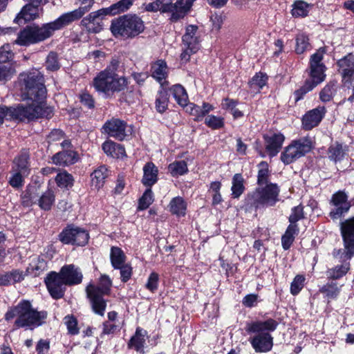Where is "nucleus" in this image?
Wrapping results in <instances>:
<instances>
[{
    "label": "nucleus",
    "mask_w": 354,
    "mask_h": 354,
    "mask_svg": "<svg viewBox=\"0 0 354 354\" xmlns=\"http://www.w3.org/2000/svg\"><path fill=\"white\" fill-rule=\"evenodd\" d=\"M19 80L21 84V96L24 100H30L32 103L28 106H24L26 109H31L37 111L39 118H50L53 115V109L47 106L44 100L47 91L44 85V75L37 70H32L19 75Z\"/></svg>",
    "instance_id": "obj_1"
},
{
    "label": "nucleus",
    "mask_w": 354,
    "mask_h": 354,
    "mask_svg": "<svg viewBox=\"0 0 354 354\" xmlns=\"http://www.w3.org/2000/svg\"><path fill=\"white\" fill-rule=\"evenodd\" d=\"M120 64L118 58H112L106 68L98 73L93 80L92 85L95 91L106 97L123 91L128 87V79L117 73Z\"/></svg>",
    "instance_id": "obj_2"
},
{
    "label": "nucleus",
    "mask_w": 354,
    "mask_h": 354,
    "mask_svg": "<svg viewBox=\"0 0 354 354\" xmlns=\"http://www.w3.org/2000/svg\"><path fill=\"white\" fill-rule=\"evenodd\" d=\"M17 317L15 324L19 328L32 330L41 326L47 317L45 311H37L28 301L20 302L17 306L8 311L5 315L6 320Z\"/></svg>",
    "instance_id": "obj_3"
},
{
    "label": "nucleus",
    "mask_w": 354,
    "mask_h": 354,
    "mask_svg": "<svg viewBox=\"0 0 354 354\" xmlns=\"http://www.w3.org/2000/svg\"><path fill=\"white\" fill-rule=\"evenodd\" d=\"M64 26L59 19L54 21L45 24L41 27L28 26L18 33L15 44L19 46H29L49 38L55 30L62 28Z\"/></svg>",
    "instance_id": "obj_4"
},
{
    "label": "nucleus",
    "mask_w": 354,
    "mask_h": 354,
    "mask_svg": "<svg viewBox=\"0 0 354 354\" xmlns=\"http://www.w3.org/2000/svg\"><path fill=\"white\" fill-rule=\"evenodd\" d=\"M324 54V50L319 48L315 53L311 55L310 59V80H307L301 88L295 92L294 95L296 102L302 99L304 95L324 80L326 66L322 62Z\"/></svg>",
    "instance_id": "obj_5"
},
{
    "label": "nucleus",
    "mask_w": 354,
    "mask_h": 354,
    "mask_svg": "<svg viewBox=\"0 0 354 354\" xmlns=\"http://www.w3.org/2000/svg\"><path fill=\"white\" fill-rule=\"evenodd\" d=\"M142 20L136 15H124L111 23V30L115 37L132 38L143 32Z\"/></svg>",
    "instance_id": "obj_6"
},
{
    "label": "nucleus",
    "mask_w": 354,
    "mask_h": 354,
    "mask_svg": "<svg viewBox=\"0 0 354 354\" xmlns=\"http://www.w3.org/2000/svg\"><path fill=\"white\" fill-rule=\"evenodd\" d=\"M112 282L106 275H102L98 286L90 285L86 288L88 297L92 309L95 314L103 316L106 307V301L103 296L108 294Z\"/></svg>",
    "instance_id": "obj_7"
},
{
    "label": "nucleus",
    "mask_w": 354,
    "mask_h": 354,
    "mask_svg": "<svg viewBox=\"0 0 354 354\" xmlns=\"http://www.w3.org/2000/svg\"><path fill=\"white\" fill-rule=\"evenodd\" d=\"M312 141L308 138H302L292 141L281 154V160L289 165L310 151Z\"/></svg>",
    "instance_id": "obj_8"
},
{
    "label": "nucleus",
    "mask_w": 354,
    "mask_h": 354,
    "mask_svg": "<svg viewBox=\"0 0 354 354\" xmlns=\"http://www.w3.org/2000/svg\"><path fill=\"white\" fill-rule=\"evenodd\" d=\"M340 230L344 248L338 250V254L346 261L354 256V217L342 222Z\"/></svg>",
    "instance_id": "obj_9"
},
{
    "label": "nucleus",
    "mask_w": 354,
    "mask_h": 354,
    "mask_svg": "<svg viewBox=\"0 0 354 354\" xmlns=\"http://www.w3.org/2000/svg\"><path fill=\"white\" fill-rule=\"evenodd\" d=\"M200 34L198 26L189 25L187 26L185 33L183 36V53L180 55L181 59L187 62L190 55L196 53L200 48Z\"/></svg>",
    "instance_id": "obj_10"
},
{
    "label": "nucleus",
    "mask_w": 354,
    "mask_h": 354,
    "mask_svg": "<svg viewBox=\"0 0 354 354\" xmlns=\"http://www.w3.org/2000/svg\"><path fill=\"white\" fill-rule=\"evenodd\" d=\"M279 188L277 184L269 183L263 187H259L252 194L254 204L273 206L279 201Z\"/></svg>",
    "instance_id": "obj_11"
},
{
    "label": "nucleus",
    "mask_w": 354,
    "mask_h": 354,
    "mask_svg": "<svg viewBox=\"0 0 354 354\" xmlns=\"http://www.w3.org/2000/svg\"><path fill=\"white\" fill-rule=\"evenodd\" d=\"M45 113H38L37 111L31 109H26L24 105H18L17 107L0 106V125L3 122L4 119L6 120H32L35 117Z\"/></svg>",
    "instance_id": "obj_12"
},
{
    "label": "nucleus",
    "mask_w": 354,
    "mask_h": 354,
    "mask_svg": "<svg viewBox=\"0 0 354 354\" xmlns=\"http://www.w3.org/2000/svg\"><path fill=\"white\" fill-rule=\"evenodd\" d=\"M59 240L64 244H72L78 246L84 245L88 243L89 235L84 229L68 226L59 234Z\"/></svg>",
    "instance_id": "obj_13"
},
{
    "label": "nucleus",
    "mask_w": 354,
    "mask_h": 354,
    "mask_svg": "<svg viewBox=\"0 0 354 354\" xmlns=\"http://www.w3.org/2000/svg\"><path fill=\"white\" fill-rule=\"evenodd\" d=\"M330 203L335 207L330 212L333 219H337L347 213L351 206V201H348L347 194L343 191H338L331 198Z\"/></svg>",
    "instance_id": "obj_14"
},
{
    "label": "nucleus",
    "mask_w": 354,
    "mask_h": 354,
    "mask_svg": "<svg viewBox=\"0 0 354 354\" xmlns=\"http://www.w3.org/2000/svg\"><path fill=\"white\" fill-rule=\"evenodd\" d=\"M45 283L51 297L55 299L63 297L66 290L65 281L62 276L57 272H52L45 279Z\"/></svg>",
    "instance_id": "obj_15"
},
{
    "label": "nucleus",
    "mask_w": 354,
    "mask_h": 354,
    "mask_svg": "<svg viewBox=\"0 0 354 354\" xmlns=\"http://www.w3.org/2000/svg\"><path fill=\"white\" fill-rule=\"evenodd\" d=\"M108 15L106 8H102L97 11L91 12L88 16L83 18L81 24L89 32L97 33L102 29V19Z\"/></svg>",
    "instance_id": "obj_16"
},
{
    "label": "nucleus",
    "mask_w": 354,
    "mask_h": 354,
    "mask_svg": "<svg viewBox=\"0 0 354 354\" xmlns=\"http://www.w3.org/2000/svg\"><path fill=\"white\" fill-rule=\"evenodd\" d=\"M80 6L79 8L61 15L58 19L64 26L70 23L80 19L85 13L88 12L94 4V0H79Z\"/></svg>",
    "instance_id": "obj_17"
},
{
    "label": "nucleus",
    "mask_w": 354,
    "mask_h": 354,
    "mask_svg": "<svg viewBox=\"0 0 354 354\" xmlns=\"http://www.w3.org/2000/svg\"><path fill=\"white\" fill-rule=\"evenodd\" d=\"M103 132L118 140H123L127 136L126 123L118 118L107 120L102 127Z\"/></svg>",
    "instance_id": "obj_18"
},
{
    "label": "nucleus",
    "mask_w": 354,
    "mask_h": 354,
    "mask_svg": "<svg viewBox=\"0 0 354 354\" xmlns=\"http://www.w3.org/2000/svg\"><path fill=\"white\" fill-rule=\"evenodd\" d=\"M338 72L346 82L354 79V55L349 53L337 62Z\"/></svg>",
    "instance_id": "obj_19"
},
{
    "label": "nucleus",
    "mask_w": 354,
    "mask_h": 354,
    "mask_svg": "<svg viewBox=\"0 0 354 354\" xmlns=\"http://www.w3.org/2000/svg\"><path fill=\"white\" fill-rule=\"evenodd\" d=\"M250 342L257 353L268 352L273 346V339L268 333L255 335L250 338Z\"/></svg>",
    "instance_id": "obj_20"
},
{
    "label": "nucleus",
    "mask_w": 354,
    "mask_h": 354,
    "mask_svg": "<svg viewBox=\"0 0 354 354\" xmlns=\"http://www.w3.org/2000/svg\"><path fill=\"white\" fill-rule=\"evenodd\" d=\"M326 113L324 106H318L306 113L302 119V126L306 130H310L317 126Z\"/></svg>",
    "instance_id": "obj_21"
},
{
    "label": "nucleus",
    "mask_w": 354,
    "mask_h": 354,
    "mask_svg": "<svg viewBox=\"0 0 354 354\" xmlns=\"http://www.w3.org/2000/svg\"><path fill=\"white\" fill-rule=\"evenodd\" d=\"M59 274L68 286L78 284L82 280V272L80 269L73 264L63 266Z\"/></svg>",
    "instance_id": "obj_22"
},
{
    "label": "nucleus",
    "mask_w": 354,
    "mask_h": 354,
    "mask_svg": "<svg viewBox=\"0 0 354 354\" xmlns=\"http://www.w3.org/2000/svg\"><path fill=\"white\" fill-rule=\"evenodd\" d=\"M42 8L38 5L29 3L23 7L15 21L18 24L30 21L39 17L42 14Z\"/></svg>",
    "instance_id": "obj_23"
},
{
    "label": "nucleus",
    "mask_w": 354,
    "mask_h": 354,
    "mask_svg": "<svg viewBox=\"0 0 354 354\" xmlns=\"http://www.w3.org/2000/svg\"><path fill=\"white\" fill-rule=\"evenodd\" d=\"M266 149L270 156H276L281 149L285 137L281 133H272L264 136Z\"/></svg>",
    "instance_id": "obj_24"
},
{
    "label": "nucleus",
    "mask_w": 354,
    "mask_h": 354,
    "mask_svg": "<svg viewBox=\"0 0 354 354\" xmlns=\"http://www.w3.org/2000/svg\"><path fill=\"white\" fill-rule=\"evenodd\" d=\"M278 323L272 319H268L265 321H255L248 324V331L254 333H264L274 331Z\"/></svg>",
    "instance_id": "obj_25"
},
{
    "label": "nucleus",
    "mask_w": 354,
    "mask_h": 354,
    "mask_svg": "<svg viewBox=\"0 0 354 354\" xmlns=\"http://www.w3.org/2000/svg\"><path fill=\"white\" fill-rule=\"evenodd\" d=\"M158 169L153 162H147L143 167L142 182L144 185L151 187L158 180Z\"/></svg>",
    "instance_id": "obj_26"
},
{
    "label": "nucleus",
    "mask_w": 354,
    "mask_h": 354,
    "mask_svg": "<svg viewBox=\"0 0 354 354\" xmlns=\"http://www.w3.org/2000/svg\"><path fill=\"white\" fill-rule=\"evenodd\" d=\"M53 162L59 166H68L77 162V154L74 151L68 150L57 153L53 156Z\"/></svg>",
    "instance_id": "obj_27"
},
{
    "label": "nucleus",
    "mask_w": 354,
    "mask_h": 354,
    "mask_svg": "<svg viewBox=\"0 0 354 354\" xmlns=\"http://www.w3.org/2000/svg\"><path fill=\"white\" fill-rule=\"evenodd\" d=\"M147 331L140 327L136 328L135 335L131 338L128 346L130 348L135 349L137 352L144 353V346L146 342Z\"/></svg>",
    "instance_id": "obj_28"
},
{
    "label": "nucleus",
    "mask_w": 354,
    "mask_h": 354,
    "mask_svg": "<svg viewBox=\"0 0 354 354\" xmlns=\"http://www.w3.org/2000/svg\"><path fill=\"white\" fill-rule=\"evenodd\" d=\"M28 159V153L27 151H22L13 160L12 170L16 172H21L25 175H28L30 171Z\"/></svg>",
    "instance_id": "obj_29"
},
{
    "label": "nucleus",
    "mask_w": 354,
    "mask_h": 354,
    "mask_svg": "<svg viewBox=\"0 0 354 354\" xmlns=\"http://www.w3.org/2000/svg\"><path fill=\"white\" fill-rule=\"evenodd\" d=\"M102 149L106 155L115 158H122L126 156L124 147L111 140L104 142Z\"/></svg>",
    "instance_id": "obj_30"
},
{
    "label": "nucleus",
    "mask_w": 354,
    "mask_h": 354,
    "mask_svg": "<svg viewBox=\"0 0 354 354\" xmlns=\"http://www.w3.org/2000/svg\"><path fill=\"white\" fill-rule=\"evenodd\" d=\"M184 107L187 112L195 117L196 120H201L212 109V106L207 103H204L202 107L192 103H187Z\"/></svg>",
    "instance_id": "obj_31"
},
{
    "label": "nucleus",
    "mask_w": 354,
    "mask_h": 354,
    "mask_svg": "<svg viewBox=\"0 0 354 354\" xmlns=\"http://www.w3.org/2000/svg\"><path fill=\"white\" fill-rule=\"evenodd\" d=\"M151 76L162 84L167 75V66L165 62L158 60L151 66Z\"/></svg>",
    "instance_id": "obj_32"
},
{
    "label": "nucleus",
    "mask_w": 354,
    "mask_h": 354,
    "mask_svg": "<svg viewBox=\"0 0 354 354\" xmlns=\"http://www.w3.org/2000/svg\"><path fill=\"white\" fill-rule=\"evenodd\" d=\"M108 175L109 171L105 166L99 167L91 175L92 186L97 189L101 188L103 186L104 180L106 178H107Z\"/></svg>",
    "instance_id": "obj_33"
},
{
    "label": "nucleus",
    "mask_w": 354,
    "mask_h": 354,
    "mask_svg": "<svg viewBox=\"0 0 354 354\" xmlns=\"http://www.w3.org/2000/svg\"><path fill=\"white\" fill-rule=\"evenodd\" d=\"M342 287V285H339L337 282L332 281L324 285L319 291L328 299H335L339 296Z\"/></svg>",
    "instance_id": "obj_34"
},
{
    "label": "nucleus",
    "mask_w": 354,
    "mask_h": 354,
    "mask_svg": "<svg viewBox=\"0 0 354 354\" xmlns=\"http://www.w3.org/2000/svg\"><path fill=\"white\" fill-rule=\"evenodd\" d=\"M298 232L299 228L297 224H290L288 226L284 234L281 237V245L285 250L290 248Z\"/></svg>",
    "instance_id": "obj_35"
},
{
    "label": "nucleus",
    "mask_w": 354,
    "mask_h": 354,
    "mask_svg": "<svg viewBox=\"0 0 354 354\" xmlns=\"http://www.w3.org/2000/svg\"><path fill=\"white\" fill-rule=\"evenodd\" d=\"M47 269L46 261L39 257H34L27 268V272L35 276L40 275L44 271Z\"/></svg>",
    "instance_id": "obj_36"
},
{
    "label": "nucleus",
    "mask_w": 354,
    "mask_h": 354,
    "mask_svg": "<svg viewBox=\"0 0 354 354\" xmlns=\"http://www.w3.org/2000/svg\"><path fill=\"white\" fill-rule=\"evenodd\" d=\"M349 270L350 263L344 262L341 265H337L332 268L328 269L326 274L328 279L337 280L346 275Z\"/></svg>",
    "instance_id": "obj_37"
},
{
    "label": "nucleus",
    "mask_w": 354,
    "mask_h": 354,
    "mask_svg": "<svg viewBox=\"0 0 354 354\" xmlns=\"http://www.w3.org/2000/svg\"><path fill=\"white\" fill-rule=\"evenodd\" d=\"M169 207L173 214L183 216L186 214L187 203L182 197L177 196L171 199Z\"/></svg>",
    "instance_id": "obj_38"
},
{
    "label": "nucleus",
    "mask_w": 354,
    "mask_h": 354,
    "mask_svg": "<svg viewBox=\"0 0 354 354\" xmlns=\"http://www.w3.org/2000/svg\"><path fill=\"white\" fill-rule=\"evenodd\" d=\"M110 259L112 266L115 269L125 264L126 255L121 248L113 246L111 248Z\"/></svg>",
    "instance_id": "obj_39"
},
{
    "label": "nucleus",
    "mask_w": 354,
    "mask_h": 354,
    "mask_svg": "<svg viewBox=\"0 0 354 354\" xmlns=\"http://www.w3.org/2000/svg\"><path fill=\"white\" fill-rule=\"evenodd\" d=\"M170 91L180 106L184 107L187 105L188 103V95L183 86L180 84H176L171 88Z\"/></svg>",
    "instance_id": "obj_40"
},
{
    "label": "nucleus",
    "mask_w": 354,
    "mask_h": 354,
    "mask_svg": "<svg viewBox=\"0 0 354 354\" xmlns=\"http://www.w3.org/2000/svg\"><path fill=\"white\" fill-rule=\"evenodd\" d=\"M292 7L291 13L293 17H304L308 15L311 5L304 1L297 0L294 2Z\"/></svg>",
    "instance_id": "obj_41"
},
{
    "label": "nucleus",
    "mask_w": 354,
    "mask_h": 354,
    "mask_svg": "<svg viewBox=\"0 0 354 354\" xmlns=\"http://www.w3.org/2000/svg\"><path fill=\"white\" fill-rule=\"evenodd\" d=\"M168 171L172 176H178L186 174L188 168L185 161L177 160L169 165Z\"/></svg>",
    "instance_id": "obj_42"
},
{
    "label": "nucleus",
    "mask_w": 354,
    "mask_h": 354,
    "mask_svg": "<svg viewBox=\"0 0 354 354\" xmlns=\"http://www.w3.org/2000/svg\"><path fill=\"white\" fill-rule=\"evenodd\" d=\"M55 181L58 187L61 188H68L73 185L74 178L73 176L67 171H62L57 174Z\"/></svg>",
    "instance_id": "obj_43"
},
{
    "label": "nucleus",
    "mask_w": 354,
    "mask_h": 354,
    "mask_svg": "<svg viewBox=\"0 0 354 354\" xmlns=\"http://www.w3.org/2000/svg\"><path fill=\"white\" fill-rule=\"evenodd\" d=\"M268 77L266 75L259 73H257L249 82V85L253 92H259L267 82Z\"/></svg>",
    "instance_id": "obj_44"
},
{
    "label": "nucleus",
    "mask_w": 354,
    "mask_h": 354,
    "mask_svg": "<svg viewBox=\"0 0 354 354\" xmlns=\"http://www.w3.org/2000/svg\"><path fill=\"white\" fill-rule=\"evenodd\" d=\"M169 95L167 91L162 88L156 99V109L159 113H164L168 106Z\"/></svg>",
    "instance_id": "obj_45"
},
{
    "label": "nucleus",
    "mask_w": 354,
    "mask_h": 354,
    "mask_svg": "<svg viewBox=\"0 0 354 354\" xmlns=\"http://www.w3.org/2000/svg\"><path fill=\"white\" fill-rule=\"evenodd\" d=\"M232 195L234 198H239L244 191L243 178L240 174H236L232 179Z\"/></svg>",
    "instance_id": "obj_46"
},
{
    "label": "nucleus",
    "mask_w": 354,
    "mask_h": 354,
    "mask_svg": "<svg viewBox=\"0 0 354 354\" xmlns=\"http://www.w3.org/2000/svg\"><path fill=\"white\" fill-rule=\"evenodd\" d=\"M133 4V0H121L119 2L113 4L109 8H106L108 10V15H117L120 12L127 11Z\"/></svg>",
    "instance_id": "obj_47"
},
{
    "label": "nucleus",
    "mask_w": 354,
    "mask_h": 354,
    "mask_svg": "<svg viewBox=\"0 0 354 354\" xmlns=\"http://www.w3.org/2000/svg\"><path fill=\"white\" fill-rule=\"evenodd\" d=\"M55 202V195L51 190H47L39 198L38 205L44 210H49Z\"/></svg>",
    "instance_id": "obj_48"
},
{
    "label": "nucleus",
    "mask_w": 354,
    "mask_h": 354,
    "mask_svg": "<svg viewBox=\"0 0 354 354\" xmlns=\"http://www.w3.org/2000/svg\"><path fill=\"white\" fill-rule=\"evenodd\" d=\"M223 109L232 115L234 119H238L243 116V111L236 107V102L232 100L225 99L223 102Z\"/></svg>",
    "instance_id": "obj_49"
},
{
    "label": "nucleus",
    "mask_w": 354,
    "mask_h": 354,
    "mask_svg": "<svg viewBox=\"0 0 354 354\" xmlns=\"http://www.w3.org/2000/svg\"><path fill=\"white\" fill-rule=\"evenodd\" d=\"M171 5V3L167 2L166 0H156L145 6V10L149 12H156L160 10L162 12H171V10H165L167 6Z\"/></svg>",
    "instance_id": "obj_50"
},
{
    "label": "nucleus",
    "mask_w": 354,
    "mask_h": 354,
    "mask_svg": "<svg viewBox=\"0 0 354 354\" xmlns=\"http://www.w3.org/2000/svg\"><path fill=\"white\" fill-rule=\"evenodd\" d=\"M15 73V69L10 64L0 62V81L10 80Z\"/></svg>",
    "instance_id": "obj_51"
},
{
    "label": "nucleus",
    "mask_w": 354,
    "mask_h": 354,
    "mask_svg": "<svg viewBox=\"0 0 354 354\" xmlns=\"http://www.w3.org/2000/svg\"><path fill=\"white\" fill-rule=\"evenodd\" d=\"M310 49L308 37L304 33L299 34L296 37L295 51L297 54H301Z\"/></svg>",
    "instance_id": "obj_52"
},
{
    "label": "nucleus",
    "mask_w": 354,
    "mask_h": 354,
    "mask_svg": "<svg viewBox=\"0 0 354 354\" xmlns=\"http://www.w3.org/2000/svg\"><path fill=\"white\" fill-rule=\"evenodd\" d=\"M258 167V184L260 185L263 184L267 185L270 174L268 164L266 162L262 161L259 164Z\"/></svg>",
    "instance_id": "obj_53"
},
{
    "label": "nucleus",
    "mask_w": 354,
    "mask_h": 354,
    "mask_svg": "<svg viewBox=\"0 0 354 354\" xmlns=\"http://www.w3.org/2000/svg\"><path fill=\"white\" fill-rule=\"evenodd\" d=\"M153 201V192L151 188L147 189L139 201L138 209L143 210L149 207Z\"/></svg>",
    "instance_id": "obj_54"
},
{
    "label": "nucleus",
    "mask_w": 354,
    "mask_h": 354,
    "mask_svg": "<svg viewBox=\"0 0 354 354\" xmlns=\"http://www.w3.org/2000/svg\"><path fill=\"white\" fill-rule=\"evenodd\" d=\"M28 175H25L21 172H16L11 170V176L9 179L10 185L14 188H19L23 186L24 178Z\"/></svg>",
    "instance_id": "obj_55"
},
{
    "label": "nucleus",
    "mask_w": 354,
    "mask_h": 354,
    "mask_svg": "<svg viewBox=\"0 0 354 354\" xmlns=\"http://www.w3.org/2000/svg\"><path fill=\"white\" fill-rule=\"evenodd\" d=\"M345 154L342 146L339 144L332 145L329 148V157L331 160L337 161L341 160Z\"/></svg>",
    "instance_id": "obj_56"
},
{
    "label": "nucleus",
    "mask_w": 354,
    "mask_h": 354,
    "mask_svg": "<svg viewBox=\"0 0 354 354\" xmlns=\"http://www.w3.org/2000/svg\"><path fill=\"white\" fill-rule=\"evenodd\" d=\"M305 277L303 275H297L290 285V292L293 295H297L304 286Z\"/></svg>",
    "instance_id": "obj_57"
},
{
    "label": "nucleus",
    "mask_w": 354,
    "mask_h": 354,
    "mask_svg": "<svg viewBox=\"0 0 354 354\" xmlns=\"http://www.w3.org/2000/svg\"><path fill=\"white\" fill-rule=\"evenodd\" d=\"M159 284V275L155 272H152L147 279L145 288L151 292L157 290Z\"/></svg>",
    "instance_id": "obj_58"
},
{
    "label": "nucleus",
    "mask_w": 354,
    "mask_h": 354,
    "mask_svg": "<svg viewBox=\"0 0 354 354\" xmlns=\"http://www.w3.org/2000/svg\"><path fill=\"white\" fill-rule=\"evenodd\" d=\"M59 64L57 60V55L54 52H50L46 61V67L48 71H57L59 68Z\"/></svg>",
    "instance_id": "obj_59"
},
{
    "label": "nucleus",
    "mask_w": 354,
    "mask_h": 354,
    "mask_svg": "<svg viewBox=\"0 0 354 354\" xmlns=\"http://www.w3.org/2000/svg\"><path fill=\"white\" fill-rule=\"evenodd\" d=\"M221 188V183L218 181H215L211 183L209 192L212 193L213 197V204H218L221 201V195L219 193Z\"/></svg>",
    "instance_id": "obj_60"
},
{
    "label": "nucleus",
    "mask_w": 354,
    "mask_h": 354,
    "mask_svg": "<svg viewBox=\"0 0 354 354\" xmlns=\"http://www.w3.org/2000/svg\"><path fill=\"white\" fill-rule=\"evenodd\" d=\"M14 54L9 44L3 45L0 48V62L6 63L11 60Z\"/></svg>",
    "instance_id": "obj_61"
},
{
    "label": "nucleus",
    "mask_w": 354,
    "mask_h": 354,
    "mask_svg": "<svg viewBox=\"0 0 354 354\" xmlns=\"http://www.w3.org/2000/svg\"><path fill=\"white\" fill-rule=\"evenodd\" d=\"M335 93L334 84L326 85L320 92V99L322 102L330 101Z\"/></svg>",
    "instance_id": "obj_62"
},
{
    "label": "nucleus",
    "mask_w": 354,
    "mask_h": 354,
    "mask_svg": "<svg viewBox=\"0 0 354 354\" xmlns=\"http://www.w3.org/2000/svg\"><path fill=\"white\" fill-rule=\"evenodd\" d=\"M304 217L303 207L298 205L292 209V212L289 216L290 224H296V223Z\"/></svg>",
    "instance_id": "obj_63"
},
{
    "label": "nucleus",
    "mask_w": 354,
    "mask_h": 354,
    "mask_svg": "<svg viewBox=\"0 0 354 354\" xmlns=\"http://www.w3.org/2000/svg\"><path fill=\"white\" fill-rule=\"evenodd\" d=\"M120 270L121 280L123 282H127L132 275V268L129 264H124L120 268H117Z\"/></svg>",
    "instance_id": "obj_64"
}]
</instances>
